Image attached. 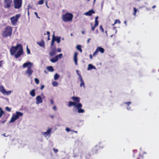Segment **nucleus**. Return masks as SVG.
Instances as JSON below:
<instances>
[{
  "instance_id": "obj_1",
  "label": "nucleus",
  "mask_w": 159,
  "mask_h": 159,
  "mask_svg": "<svg viewBox=\"0 0 159 159\" xmlns=\"http://www.w3.org/2000/svg\"><path fill=\"white\" fill-rule=\"evenodd\" d=\"M33 64L30 62H27L24 63L22 65L23 68H25L27 67V69L25 72V74H28V76L30 77L32 74L33 71L32 69Z\"/></svg>"
},
{
  "instance_id": "obj_2",
  "label": "nucleus",
  "mask_w": 159,
  "mask_h": 159,
  "mask_svg": "<svg viewBox=\"0 0 159 159\" xmlns=\"http://www.w3.org/2000/svg\"><path fill=\"white\" fill-rule=\"evenodd\" d=\"M12 30L10 26H7L5 28V30L3 31L2 35L4 37H6L8 36L10 37L11 35Z\"/></svg>"
},
{
  "instance_id": "obj_3",
  "label": "nucleus",
  "mask_w": 159,
  "mask_h": 159,
  "mask_svg": "<svg viewBox=\"0 0 159 159\" xmlns=\"http://www.w3.org/2000/svg\"><path fill=\"white\" fill-rule=\"evenodd\" d=\"M73 17L72 14L69 13H66L62 16V20L65 22L70 21L72 20Z\"/></svg>"
},
{
  "instance_id": "obj_4",
  "label": "nucleus",
  "mask_w": 159,
  "mask_h": 159,
  "mask_svg": "<svg viewBox=\"0 0 159 159\" xmlns=\"http://www.w3.org/2000/svg\"><path fill=\"white\" fill-rule=\"evenodd\" d=\"M22 46L20 44H17L16 46H12L10 50V52L11 55L13 56L14 55L16 51L20 48Z\"/></svg>"
},
{
  "instance_id": "obj_5",
  "label": "nucleus",
  "mask_w": 159,
  "mask_h": 159,
  "mask_svg": "<svg viewBox=\"0 0 159 159\" xmlns=\"http://www.w3.org/2000/svg\"><path fill=\"white\" fill-rule=\"evenodd\" d=\"M20 16V14H18L11 18L10 20L13 25H15L16 24L18 19Z\"/></svg>"
},
{
  "instance_id": "obj_6",
  "label": "nucleus",
  "mask_w": 159,
  "mask_h": 159,
  "mask_svg": "<svg viewBox=\"0 0 159 159\" xmlns=\"http://www.w3.org/2000/svg\"><path fill=\"white\" fill-rule=\"evenodd\" d=\"M15 9H19L22 6V0H13Z\"/></svg>"
},
{
  "instance_id": "obj_7",
  "label": "nucleus",
  "mask_w": 159,
  "mask_h": 159,
  "mask_svg": "<svg viewBox=\"0 0 159 159\" xmlns=\"http://www.w3.org/2000/svg\"><path fill=\"white\" fill-rule=\"evenodd\" d=\"M23 54V51L22 46H21L20 48L18 50L16 53L14 54L15 57L16 58H18Z\"/></svg>"
},
{
  "instance_id": "obj_8",
  "label": "nucleus",
  "mask_w": 159,
  "mask_h": 159,
  "mask_svg": "<svg viewBox=\"0 0 159 159\" xmlns=\"http://www.w3.org/2000/svg\"><path fill=\"white\" fill-rule=\"evenodd\" d=\"M4 7L5 8L8 9L11 7V4L12 2V0H4Z\"/></svg>"
},
{
  "instance_id": "obj_9",
  "label": "nucleus",
  "mask_w": 159,
  "mask_h": 159,
  "mask_svg": "<svg viewBox=\"0 0 159 159\" xmlns=\"http://www.w3.org/2000/svg\"><path fill=\"white\" fill-rule=\"evenodd\" d=\"M71 98L73 100L74 102L76 104V105H78L79 104L80 105L81 103H80V98L79 97L73 96Z\"/></svg>"
},
{
  "instance_id": "obj_10",
  "label": "nucleus",
  "mask_w": 159,
  "mask_h": 159,
  "mask_svg": "<svg viewBox=\"0 0 159 159\" xmlns=\"http://www.w3.org/2000/svg\"><path fill=\"white\" fill-rule=\"evenodd\" d=\"M82 104H79L77 105L75 108L77 110V112L79 113H84L85 111L84 109H82Z\"/></svg>"
},
{
  "instance_id": "obj_11",
  "label": "nucleus",
  "mask_w": 159,
  "mask_h": 159,
  "mask_svg": "<svg viewBox=\"0 0 159 159\" xmlns=\"http://www.w3.org/2000/svg\"><path fill=\"white\" fill-rule=\"evenodd\" d=\"M52 131L51 129L49 128L48 129L47 131L46 132H42V134L43 135H44L45 137H47L49 135L50 136V134L51 133Z\"/></svg>"
},
{
  "instance_id": "obj_12",
  "label": "nucleus",
  "mask_w": 159,
  "mask_h": 159,
  "mask_svg": "<svg viewBox=\"0 0 159 159\" xmlns=\"http://www.w3.org/2000/svg\"><path fill=\"white\" fill-rule=\"evenodd\" d=\"M36 103L37 104L42 103L43 102L42 98L40 95L37 96L36 98Z\"/></svg>"
},
{
  "instance_id": "obj_13",
  "label": "nucleus",
  "mask_w": 159,
  "mask_h": 159,
  "mask_svg": "<svg viewBox=\"0 0 159 159\" xmlns=\"http://www.w3.org/2000/svg\"><path fill=\"white\" fill-rule=\"evenodd\" d=\"M56 48L55 47L52 48L51 51L50 52L49 55L50 56L52 57L56 54Z\"/></svg>"
},
{
  "instance_id": "obj_14",
  "label": "nucleus",
  "mask_w": 159,
  "mask_h": 159,
  "mask_svg": "<svg viewBox=\"0 0 159 159\" xmlns=\"http://www.w3.org/2000/svg\"><path fill=\"white\" fill-rule=\"evenodd\" d=\"M18 118L17 117V116L16 114H13V115L11 117V119L9 121V123H11L14 122L16 120L18 119Z\"/></svg>"
},
{
  "instance_id": "obj_15",
  "label": "nucleus",
  "mask_w": 159,
  "mask_h": 159,
  "mask_svg": "<svg viewBox=\"0 0 159 159\" xmlns=\"http://www.w3.org/2000/svg\"><path fill=\"white\" fill-rule=\"evenodd\" d=\"M95 13V11L93 9L89 10L88 11L85 12L84 14L86 16H91L93 14Z\"/></svg>"
},
{
  "instance_id": "obj_16",
  "label": "nucleus",
  "mask_w": 159,
  "mask_h": 159,
  "mask_svg": "<svg viewBox=\"0 0 159 159\" xmlns=\"http://www.w3.org/2000/svg\"><path fill=\"white\" fill-rule=\"evenodd\" d=\"M77 52H75L74 53V60L75 62V64L76 65H77Z\"/></svg>"
},
{
  "instance_id": "obj_17",
  "label": "nucleus",
  "mask_w": 159,
  "mask_h": 159,
  "mask_svg": "<svg viewBox=\"0 0 159 159\" xmlns=\"http://www.w3.org/2000/svg\"><path fill=\"white\" fill-rule=\"evenodd\" d=\"M37 43L40 47L45 48V43L43 40H42L40 42H37Z\"/></svg>"
},
{
  "instance_id": "obj_18",
  "label": "nucleus",
  "mask_w": 159,
  "mask_h": 159,
  "mask_svg": "<svg viewBox=\"0 0 159 159\" xmlns=\"http://www.w3.org/2000/svg\"><path fill=\"white\" fill-rule=\"evenodd\" d=\"M96 69V67L94 66L93 65L91 64H89L88 66V67L87 68V70H92V69Z\"/></svg>"
},
{
  "instance_id": "obj_19",
  "label": "nucleus",
  "mask_w": 159,
  "mask_h": 159,
  "mask_svg": "<svg viewBox=\"0 0 159 159\" xmlns=\"http://www.w3.org/2000/svg\"><path fill=\"white\" fill-rule=\"evenodd\" d=\"M68 106L69 107H71L72 106H73L74 108H76L77 105H76L75 103L74 102L72 101H69L68 102Z\"/></svg>"
},
{
  "instance_id": "obj_20",
  "label": "nucleus",
  "mask_w": 159,
  "mask_h": 159,
  "mask_svg": "<svg viewBox=\"0 0 159 159\" xmlns=\"http://www.w3.org/2000/svg\"><path fill=\"white\" fill-rule=\"evenodd\" d=\"M53 38H54V40L55 41H56L57 43H59L61 41V37L58 36H53Z\"/></svg>"
},
{
  "instance_id": "obj_21",
  "label": "nucleus",
  "mask_w": 159,
  "mask_h": 159,
  "mask_svg": "<svg viewBox=\"0 0 159 159\" xmlns=\"http://www.w3.org/2000/svg\"><path fill=\"white\" fill-rule=\"evenodd\" d=\"M0 91L3 94H5L6 92V90L5 89L4 87L2 86H0Z\"/></svg>"
},
{
  "instance_id": "obj_22",
  "label": "nucleus",
  "mask_w": 159,
  "mask_h": 159,
  "mask_svg": "<svg viewBox=\"0 0 159 159\" xmlns=\"http://www.w3.org/2000/svg\"><path fill=\"white\" fill-rule=\"evenodd\" d=\"M58 60V58L56 57V56L50 59V61L52 63H55L57 62Z\"/></svg>"
},
{
  "instance_id": "obj_23",
  "label": "nucleus",
  "mask_w": 159,
  "mask_h": 159,
  "mask_svg": "<svg viewBox=\"0 0 159 159\" xmlns=\"http://www.w3.org/2000/svg\"><path fill=\"white\" fill-rule=\"evenodd\" d=\"M15 114L16 115L18 119L20 116H22L23 115V114L22 113L18 111H16V112Z\"/></svg>"
},
{
  "instance_id": "obj_24",
  "label": "nucleus",
  "mask_w": 159,
  "mask_h": 159,
  "mask_svg": "<svg viewBox=\"0 0 159 159\" xmlns=\"http://www.w3.org/2000/svg\"><path fill=\"white\" fill-rule=\"evenodd\" d=\"M99 147L98 145L95 146L92 149V151L93 153H97L98 148Z\"/></svg>"
},
{
  "instance_id": "obj_25",
  "label": "nucleus",
  "mask_w": 159,
  "mask_h": 159,
  "mask_svg": "<svg viewBox=\"0 0 159 159\" xmlns=\"http://www.w3.org/2000/svg\"><path fill=\"white\" fill-rule=\"evenodd\" d=\"M97 50H98V52H100L101 53H103L104 52V48L101 47H98L97 48Z\"/></svg>"
},
{
  "instance_id": "obj_26",
  "label": "nucleus",
  "mask_w": 159,
  "mask_h": 159,
  "mask_svg": "<svg viewBox=\"0 0 159 159\" xmlns=\"http://www.w3.org/2000/svg\"><path fill=\"white\" fill-rule=\"evenodd\" d=\"M47 69L48 70L51 72H52L54 71V69L52 66H48L47 67Z\"/></svg>"
},
{
  "instance_id": "obj_27",
  "label": "nucleus",
  "mask_w": 159,
  "mask_h": 159,
  "mask_svg": "<svg viewBox=\"0 0 159 159\" xmlns=\"http://www.w3.org/2000/svg\"><path fill=\"white\" fill-rule=\"evenodd\" d=\"M30 94L32 97H34L35 96V90L34 89H33L32 90L30 93Z\"/></svg>"
},
{
  "instance_id": "obj_28",
  "label": "nucleus",
  "mask_w": 159,
  "mask_h": 159,
  "mask_svg": "<svg viewBox=\"0 0 159 159\" xmlns=\"http://www.w3.org/2000/svg\"><path fill=\"white\" fill-rule=\"evenodd\" d=\"M131 102H124V104H126L128 106V107H127V109L128 110H131V107H129V105L131 104Z\"/></svg>"
},
{
  "instance_id": "obj_29",
  "label": "nucleus",
  "mask_w": 159,
  "mask_h": 159,
  "mask_svg": "<svg viewBox=\"0 0 159 159\" xmlns=\"http://www.w3.org/2000/svg\"><path fill=\"white\" fill-rule=\"evenodd\" d=\"M60 76L57 73H56L55 74L54 76V78L55 80H58Z\"/></svg>"
},
{
  "instance_id": "obj_30",
  "label": "nucleus",
  "mask_w": 159,
  "mask_h": 159,
  "mask_svg": "<svg viewBox=\"0 0 159 159\" xmlns=\"http://www.w3.org/2000/svg\"><path fill=\"white\" fill-rule=\"evenodd\" d=\"M80 82H81V83H80V87H82L83 86L84 89H85V84H84V82L83 80H82L81 81H80Z\"/></svg>"
},
{
  "instance_id": "obj_31",
  "label": "nucleus",
  "mask_w": 159,
  "mask_h": 159,
  "mask_svg": "<svg viewBox=\"0 0 159 159\" xmlns=\"http://www.w3.org/2000/svg\"><path fill=\"white\" fill-rule=\"evenodd\" d=\"M52 84L53 86L54 87L57 86L58 85V83L56 81H54L52 83Z\"/></svg>"
},
{
  "instance_id": "obj_32",
  "label": "nucleus",
  "mask_w": 159,
  "mask_h": 159,
  "mask_svg": "<svg viewBox=\"0 0 159 159\" xmlns=\"http://www.w3.org/2000/svg\"><path fill=\"white\" fill-rule=\"evenodd\" d=\"M53 36H54V34H53L52 36V39L51 41V47H52L53 46L55 42V40H54V38H53Z\"/></svg>"
},
{
  "instance_id": "obj_33",
  "label": "nucleus",
  "mask_w": 159,
  "mask_h": 159,
  "mask_svg": "<svg viewBox=\"0 0 159 159\" xmlns=\"http://www.w3.org/2000/svg\"><path fill=\"white\" fill-rule=\"evenodd\" d=\"M98 24H96V23H95V25H94L93 26H92L91 27V29H92V31H93L95 29V28L98 26Z\"/></svg>"
},
{
  "instance_id": "obj_34",
  "label": "nucleus",
  "mask_w": 159,
  "mask_h": 159,
  "mask_svg": "<svg viewBox=\"0 0 159 159\" xmlns=\"http://www.w3.org/2000/svg\"><path fill=\"white\" fill-rule=\"evenodd\" d=\"M133 9L134 10V13H133V15L135 16L136 13L137 11V9L135 7H134Z\"/></svg>"
},
{
  "instance_id": "obj_35",
  "label": "nucleus",
  "mask_w": 159,
  "mask_h": 159,
  "mask_svg": "<svg viewBox=\"0 0 159 159\" xmlns=\"http://www.w3.org/2000/svg\"><path fill=\"white\" fill-rule=\"evenodd\" d=\"M62 56V53L59 54V55L56 56V57L58 58V59L59 58H61Z\"/></svg>"
},
{
  "instance_id": "obj_36",
  "label": "nucleus",
  "mask_w": 159,
  "mask_h": 159,
  "mask_svg": "<svg viewBox=\"0 0 159 159\" xmlns=\"http://www.w3.org/2000/svg\"><path fill=\"white\" fill-rule=\"evenodd\" d=\"M34 81L36 84H38L39 83V80L38 78H35L34 79Z\"/></svg>"
},
{
  "instance_id": "obj_37",
  "label": "nucleus",
  "mask_w": 159,
  "mask_h": 159,
  "mask_svg": "<svg viewBox=\"0 0 159 159\" xmlns=\"http://www.w3.org/2000/svg\"><path fill=\"white\" fill-rule=\"evenodd\" d=\"M44 0H40L38 2L39 5H42L43 3Z\"/></svg>"
},
{
  "instance_id": "obj_38",
  "label": "nucleus",
  "mask_w": 159,
  "mask_h": 159,
  "mask_svg": "<svg viewBox=\"0 0 159 159\" xmlns=\"http://www.w3.org/2000/svg\"><path fill=\"white\" fill-rule=\"evenodd\" d=\"M11 91H6V92H5V95H10L11 94Z\"/></svg>"
},
{
  "instance_id": "obj_39",
  "label": "nucleus",
  "mask_w": 159,
  "mask_h": 159,
  "mask_svg": "<svg viewBox=\"0 0 159 159\" xmlns=\"http://www.w3.org/2000/svg\"><path fill=\"white\" fill-rule=\"evenodd\" d=\"M0 116H2V115L4 114V112L2 110V108H0Z\"/></svg>"
},
{
  "instance_id": "obj_40",
  "label": "nucleus",
  "mask_w": 159,
  "mask_h": 159,
  "mask_svg": "<svg viewBox=\"0 0 159 159\" xmlns=\"http://www.w3.org/2000/svg\"><path fill=\"white\" fill-rule=\"evenodd\" d=\"M98 16H96L95 18V23L96 24H98Z\"/></svg>"
},
{
  "instance_id": "obj_41",
  "label": "nucleus",
  "mask_w": 159,
  "mask_h": 159,
  "mask_svg": "<svg viewBox=\"0 0 159 159\" xmlns=\"http://www.w3.org/2000/svg\"><path fill=\"white\" fill-rule=\"evenodd\" d=\"M98 50H97V49H96V50H95V51L94 52L93 54V56H95V55H96L97 54L98 52Z\"/></svg>"
},
{
  "instance_id": "obj_42",
  "label": "nucleus",
  "mask_w": 159,
  "mask_h": 159,
  "mask_svg": "<svg viewBox=\"0 0 159 159\" xmlns=\"http://www.w3.org/2000/svg\"><path fill=\"white\" fill-rule=\"evenodd\" d=\"M117 23H119L120 24V21L119 20H116L114 22V24H116Z\"/></svg>"
},
{
  "instance_id": "obj_43",
  "label": "nucleus",
  "mask_w": 159,
  "mask_h": 159,
  "mask_svg": "<svg viewBox=\"0 0 159 159\" xmlns=\"http://www.w3.org/2000/svg\"><path fill=\"white\" fill-rule=\"evenodd\" d=\"M91 155L90 154H88L85 157V158L87 159L89 158L90 156ZM81 159H82V156H80Z\"/></svg>"
},
{
  "instance_id": "obj_44",
  "label": "nucleus",
  "mask_w": 159,
  "mask_h": 159,
  "mask_svg": "<svg viewBox=\"0 0 159 159\" xmlns=\"http://www.w3.org/2000/svg\"><path fill=\"white\" fill-rule=\"evenodd\" d=\"M99 28L100 30L102 32H104V29L102 25H100L99 27Z\"/></svg>"
},
{
  "instance_id": "obj_45",
  "label": "nucleus",
  "mask_w": 159,
  "mask_h": 159,
  "mask_svg": "<svg viewBox=\"0 0 159 159\" xmlns=\"http://www.w3.org/2000/svg\"><path fill=\"white\" fill-rule=\"evenodd\" d=\"M76 48L78 50H79L81 48V46L80 45H78L76 46Z\"/></svg>"
},
{
  "instance_id": "obj_46",
  "label": "nucleus",
  "mask_w": 159,
  "mask_h": 159,
  "mask_svg": "<svg viewBox=\"0 0 159 159\" xmlns=\"http://www.w3.org/2000/svg\"><path fill=\"white\" fill-rule=\"evenodd\" d=\"M26 50H27V54H30V49L28 48V46H27V47H26Z\"/></svg>"
},
{
  "instance_id": "obj_47",
  "label": "nucleus",
  "mask_w": 159,
  "mask_h": 159,
  "mask_svg": "<svg viewBox=\"0 0 159 159\" xmlns=\"http://www.w3.org/2000/svg\"><path fill=\"white\" fill-rule=\"evenodd\" d=\"M6 110L8 111H9V112H10L11 111V109L9 107H6Z\"/></svg>"
},
{
  "instance_id": "obj_48",
  "label": "nucleus",
  "mask_w": 159,
  "mask_h": 159,
  "mask_svg": "<svg viewBox=\"0 0 159 159\" xmlns=\"http://www.w3.org/2000/svg\"><path fill=\"white\" fill-rule=\"evenodd\" d=\"M34 14L36 15L37 18L38 19H40V17L38 16V13L37 12H34Z\"/></svg>"
},
{
  "instance_id": "obj_49",
  "label": "nucleus",
  "mask_w": 159,
  "mask_h": 159,
  "mask_svg": "<svg viewBox=\"0 0 159 159\" xmlns=\"http://www.w3.org/2000/svg\"><path fill=\"white\" fill-rule=\"evenodd\" d=\"M79 78L80 79V81L83 80L82 77L80 75H79Z\"/></svg>"
},
{
  "instance_id": "obj_50",
  "label": "nucleus",
  "mask_w": 159,
  "mask_h": 159,
  "mask_svg": "<svg viewBox=\"0 0 159 159\" xmlns=\"http://www.w3.org/2000/svg\"><path fill=\"white\" fill-rule=\"evenodd\" d=\"M66 131H67V132H69V131H71V130H70V129H69V128H66ZM71 131H72L71 130Z\"/></svg>"
},
{
  "instance_id": "obj_51",
  "label": "nucleus",
  "mask_w": 159,
  "mask_h": 159,
  "mask_svg": "<svg viewBox=\"0 0 159 159\" xmlns=\"http://www.w3.org/2000/svg\"><path fill=\"white\" fill-rule=\"evenodd\" d=\"M53 150L55 153H56L58 151V149H56L54 148L53 149Z\"/></svg>"
},
{
  "instance_id": "obj_52",
  "label": "nucleus",
  "mask_w": 159,
  "mask_h": 159,
  "mask_svg": "<svg viewBox=\"0 0 159 159\" xmlns=\"http://www.w3.org/2000/svg\"><path fill=\"white\" fill-rule=\"evenodd\" d=\"M61 48H58L57 49V52H61Z\"/></svg>"
},
{
  "instance_id": "obj_53",
  "label": "nucleus",
  "mask_w": 159,
  "mask_h": 159,
  "mask_svg": "<svg viewBox=\"0 0 159 159\" xmlns=\"http://www.w3.org/2000/svg\"><path fill=\"white\" fill-rule=\"evenodd\" d=\"M44 87V85H42L40 87V89L41 90H43Z\"/></svg>"
},
{
  "instance_id": "obj_54",
  "label": "nucleus",
  "mask_w": 159,
  "mask_h": 159,
  "mask_svg": "<svg viewBox=\"0 0 159 159\" xmlns=\"http://www.w3.org/2000/svg\"><path fill=\"white\" fill-rule=\"evenodd\" d=\"M53 109L55 111H56L57 110V107H56L55 106H54L53 107Z\"/></svg>"
},
{
  "instance_id": "obj_55",
  "label": "nucleus",
  "mask_w": 159,
  "mask_h": 159,
  "mask_svg": "<svg viewBox=\"0 0 159 159\" xmlns=\"http://www.w3.org/2000/svg\"><path fill=\"white\" fill-rule=\"evenodd\" d=\"M133 151V152H134V154H133V157H134V153H135V152H137V150H134Z\"/></svg>"
},
{
  "instance_id": "obj_56",
  "label": "nucleus",
  "mask_w": 159,
  "mask_h": 159,
  "mask_svg": "<svg viewBox=\"0 0 159 159\" xmlns=\"http://www.w3.org/2000/svg\"><path fill=\"white\" fill-rule=\"evenodd\" d=\"M2 62H3L2 60L0 61V67L2 66Z\"/></svg>"
},
{
  "instance_id": "obj_57",
  "label": "nucleus",
  "mask_w": 159,
  "mask_h": 159,
  "mask_svg": "<svg viewBox=\"0 0 159 159\" xmlns=\"http://www.w3.org/2000/svg\"><path fill=\"white\" fill-rule=\"evenodd\" d=\"M47 34H48V37H49L50 35V33L48 31H47Z\"/></svg>"
},
{
  "instance_id": "obj_58",
  "label": "nucleus",
  "mask_w": 159,
  "mask_h": 159,
  "mask_svg": "<svg viewBox=\"0 0 159 159\" xmlns=\"http://www.w3.org/2000/svg\"><path fill=\"white\" fill-rule=\"evenodd\" d=\"M79 70H76V73L78 75H80V73H79Z\"/></svg>"
},
{
  "instance_id": "obj_59",
  "label": "nucleus",
  "mask_w": 159,
  "mask_h": 159,
  "mask_svg": "<svg viewBox=\"0 0 159 159\" xmlns=\"http://www.w3.org/2000/svg\"><path fill=\"white\" fill-rule=\"evenodd\" d=\"M2 135L4 136V137H7L8 136H9V135H5V134H2Z\"/></svg>"
},
{
  "instance_id": "obj_60",
  "label": "nucleus",
  "mask_w": 159,
  "mask_h": 159,
  "mask_svg": "<svg viewBox=\"0 0 159 159\" xmlns=\"http://www.w3.org/2000/svg\"><path fill=\"white\" fill-rule=\"evenodd\" d=\"M89 57L90 59H92L93 58V56L91 54H90Z\"/></svg>"
},
{
  "instance_id": "obj_61",
  "label": "nucleus",
  "mask_w": 159,
  "mask_h": 159,
  "mask_svg": "<svg viewBox=\"0 0 159 159\" xmlns=\"http://www.w3.org/2000/svg\"><path fill=\"white\" fill-rule=\"evenodd\" d=\"M50 102H51V104H53V103H54L53 102V101L52 100H50Z\"/></svg>"
},
{
  "instance_id": "obj_62",
  "label": "nucleus",
  "mask_w": 159,
  "mask_h": 159,
  "mask_svg": "<svg viewBox=\"0 0 159 159\" xmlns=\"http://www.w3.org/2000/svg\"><path fill=\"white\" fill-rule=\"evenodd\" d=\"M139 156L141 157H142V158H143V156L141 155L140 154V153L139 154Z\"/></svg>"
},
{
  "instance_id": "obj_63",
  "label": "nucleus",
  "mask_w": 159,
  "mask_h": 159,
  "mask_svg": "<svg viewBox=\"0 0 159 159\" xmlns=\"http://www.w3.org/2000/svg\"><path fill=\"white\" fill-rule=\"evenodd\" d=\"M46 5L47 7L48 8H49V7H48V4H47V2H46Z\"/></svg>"
},
{
  "instance_id": "obj_64",
  "label": "nucleus",
  "mask_w": 159,
  "mask_h": 159,
  "mask_svg": "<svg viewBox=\"0 0 159 159\" xmlns=\"http://www.w3.org/2000/svg\"><path fill=\"white\" fill-rule=\"evenodd\" d=\"M6 122V120L2 121L1 122L2 124H4Z\"/></svg>"
}]
</instances>
